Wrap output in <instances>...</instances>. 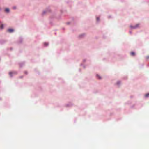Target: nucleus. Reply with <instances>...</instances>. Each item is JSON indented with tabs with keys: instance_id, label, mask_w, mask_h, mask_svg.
Returning <instances> with one entry per match:
<instances>
[{
	"instance_id": "nucleus-9",
	"label": "nucleus",
	"mask_w": 149,
	"mask_h": 149,
	"mask_svg": "<svg viewBox=\"0 0 149 149\" xmlns=\"http://www.w3.org/2000/svg\"><path fill=\"white\" fill-rule=\"evenodd\" d=\"M44 45L45 46H46L48 45V44L47 43H44Z\"/></svg>"
},
{
	"instance_id": "nucleus-12",
	"label": "nucleus",
	"mask_w": 149,
	"mask_h": 149,
	"mask_svg": "<svg viewBox=\"0 0 149 149\" xmlns=\"http://www.w3.org/2000/svg\"><path fill=\"white\" fill-rule=\"evenodd\" d=\"M15 8H15V7H13V9H15Z\"/></svg>"
},
{
	"instance_id": "nucleus-10",
	"label": "nucleus",
	"mask_w": 149,
	"mask_h": 149,
	"mask_svg": "<svg viewBox=\"0 0 149 149\" xmlns=\"http://www.w3.org/2000/svg\"><path fill=\"white\" fill-rule=\"evenodd\" d=\"M99 18H98V17H97V20L98 21L99 20Z\"/></svg>"
},
{
	"instance_id": "nucleus-11",
	"label": "nucleus",
	"mask_w": 149,
	"mask_h": 149,
	"mask_svg": "<svg viewBox=\"0 0 149 149\" xmlns=\"http://www.w3.org/2000/svg\"><path fill=\"white\" fill-rule=\"evenodd\" d=\"M120 83V81H118V82H117V84H119Z\"/></svg>"
},
{
	"instance_id": "nucleus-1",
	"label": "nucleus",
	"mask_w": 149,
	"mask_h": 149,
	"mask_svg": "<svg viewBox=\"0 0 149 149\" xmlns=\"http://www.w3.org/2000/svg\"><path fill=\"white\" fill-rule=\"evenodd\" d=\"M139 25V24H136L135 26H130V27L132 28L133 29H135L136 28H137Z\"/></svg>"
},
{
	"instance_id": "nucleus-3",
	"label": "nucleus",
	"mask_w": 149,
	"mask_h": 149,
	"mask_svg": "<svg viewBox=\"0 0 149 149\" xmlns=\"http://www.w3.org/2000/svg\"><path fill=\"white\" fill-rule=\"evenodd\" d=\"M3 28V24H1L0 26V29H2Z\"/></svg>"
},
{
	"instance_id": "nucleus-4",
	"label": "nucleus",
	"mask_w": 149,
	"mask_h": 149,
	"mask_svg": "<svg viewBox=\"0 0 149 149\" xmlns=\"http://www.w3.org/2000/svg\"><path fill=\"white\" fill-rule=\"evenodd\" d=\"M97 78L99 79H101V77L98 74H97Z\"/></svg>"
},
{
	"instance_id": "nucleus-7",
	"label": "nucleus",
	"mask_w": 149,
	"mask_h": 149,
	"mask_svg": "<svg viewBox=\"0 0 149 149\" xmlns=\"http://www.w3.org/2000/svg\"><path fill=\"white\" fill-rule=\"evenodd\" d=\"M145 96L146 97H149V93H148V94H146L145 95Z\"/></svg>"
},
{
	"instance_id": "nucleus-6",
	"label": "nucleus",
	"mask_w": 149,
	"mask_h": 149,
	"mask_svg": "<svg viewBox=\"0 0 149 149\" xmlns=\"http://www.w3.org/2000/svg\"><path fill=\"white\" fill-rule=\"evenodd\" d=\"M5 11L6 12H8L9 11V10L8 8H6L5 9Z\"/></svg>"
},
{
	"instance_id": "nucleus-5",
	"label": "nucleus",
	"mask_w": 149,
	"mask_h": 149,
	"mask_svg": "<svg viewBox=\"0 0 149 149\" xmlns=\"http://www.w3.org/2000/svg\"><path fill=\"white\" fill-rule=\"evenodd\" d=\"M135 53L134 52H132L131 53V55L132 56H134L135 55Z\"/></svg>"
},
{
	"instance_id": "nucleus-8",
	"label": "nucleus",
	"mask_w": 149,
	"mask_h": 149,
	"mask_svg": "<svg viewBox=\"0 0 149 149\" xmlns=\"http://www.w3.org/2000/svg\"><path fill=\"white\" fill-rule=\"evenodd\" d=\"M13 73V72H10L9 73V74L10 75V76H12V74Z\"/></svg>"
},
{
	"instance_id": "nucleus-2",
	"label": "nucleus",
	"mask_w": 149,
	"mask_h": 149,
	"mask_svg": "<svg viewBox=\"0 0 149 149\" xmlns=\"http://www.w3.org/2000/svg\"><path fill=\"white\" fill-rule=\"evenodd\" d=\"M8 31L10 32H12L14 31V30L12 29H9Z\"/></svg>"
}]
</instances>
